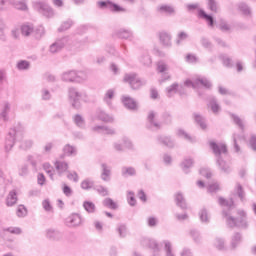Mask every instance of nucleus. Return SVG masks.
<instances>
[{
    "mask_svg": "<svg viewBox=\"0 0 256 256\" xmlns=\"http://www.w3.org/2000/svg\"><path fill=\"white\" fill-rule=\"evenodd\" d=\"M103 206L108 207L109 209H117V203H115V201H113L111 198H106L103 201Z\"/></svg>",
    "mask_w": 256,
    "mask_h": 256,
    "instance_id": "6e6d98bb",
    "label": "nucleus"
},
{
    "mask_svg": "<svg viewBox=\"0 0 256 256\" xmlns=\"http://www.w3.org/2000/svg\"><path fill=\"white\" fill-rule=\"evenodd\" d=\"M220 59L222 60L224 67H228V68L233 67V60L229 56L221 55Z\"/></svg>",
    "mask_w": 256,
    "mask_h": 256,
    "instance_id": "3c124183",
    "label": "nucleus"
},
{
    "mask_svg": "<svg viewBox=\"0 0 256 256\" xmlns=\"http://www.w3.org/2000/svg\"><path fill=\"white\" fill-rule=\"evenodd\" d=\"M81 215L79 214H72L66 219V225L68 227H79L81 225Z\"/></svg>",
    "mask_w": 256,
    "mask_h": 256,
    "instance_id": "6ab92c4d",
    "label": "nucleus"
},
{
    "mask_svg": "<svg viewBox=\"0 0 256 256\" xmlns=\"http://www.w3.org/2000/svg\"><path fill=\"white\" fill-rule=\"evenodd\" d=\"M63 153L66 155V157H75L77 155V147L71 145V144H66L63 147Z\"/></svg>",
    "mask_w": 256,
    "mask_h": 256,
    "instance_id": "c756f323",
    "label": "nucleus"
},
{
    "mask_svg": "<svg viewBox=\"0 0 256 256\" xmlns=\"http://www.w3.org/2000/svg\"><path fill=\"white\" fill-rule=\"evenodd\" d=\"M124 83H128L131 89H141L143 85L147 84L146 80H141L135 73H126L123 78Z\"/></svg>",
    "mask_w": 256,
    "mask_h": 256,
    "instance_id": "39448f33",
    "label": "nucleus"
},
{
    "mask_svg": "<svg viewBox=\"0 0 256 256\" xmlns=\"http://www.w3.org/2000/svg\"><path fill=\"white\" fill-rule=\"evenodd\" d=\"M208 8L212 13H219V2L217 0H208Z\"/></svg>",
    "mask_w": 256,
    "mask_h": 256,
    "instance_id": "a18cd8bd",
    "label": "nucleus"
},
{
    "mask_svg": "<svg viewBox=\"0 0 256 256\" xmlns=\"http://www.w3.org/2000/svg\"><path fill=\"white\" fill-rule=\"evenodd\" d=\"M214 247H216L218 251H225V240L223 238H215Z\"/></svg>",
    "mask_w": 256,
    "mask_h": 256,
    "instance_id": "49530a36",
    "label": "nucleus"
},
{
    "mask_svg": "<svg viewBox=\"0 0 256 256\" xmlns=\"http://www.w3.org/2000/svg\"><path fill=\"white\" fill-rule=\"evenodd\" d=\"M237 9L239 13H241L245 17H251V7L246 2H239L237 4Z\"/></svg>",
    "mask_w": 256,
    "mask_h": 256,
    "instance_id": "a878e982",
    "label": "nucleus"
},
{
    "mask_svg": "<svg viewBox=\"0 0 256 256\" xmlns=\"http://www.w3.org/2000/svg\"><path fill=\"white\" fill-rule=\"evenodd\" d=\"M116 233L120 239H125L129 235V230L127 229V224L119 223L116 226Z\"/></svg>",
    "mask_w": 256,
    "mask_h": 256,
    "instance_id": "cd10ccee",
    "label": "nucleus"
},
{
    "mask_svg": "<svg viewBox=\"0 0 256 256\" xmlns=\"http://www.w3.org/2000/svg\"><path fill=\"white\" fill-rule=\"evenodd\" d=\"M209 145L210 149H212L216 157V164L218 165V169L221 171V173L229 175V173H231V164L223 160V157H227L229 155L227 145L224 143H217L215 141H210Z\"/></svg>",
    "mask_w": 256,
    "mask_h": 256,
    "instance_id": "f03ea898",
    "label": "nucleus"
},
{
    "mask_svg": "<svg viewBox=\"0 0 256 256\" xmlns=\"http://www.w3.org/2000/svg\"><path fill=\"white\" fill-rule=\"evenodd\" d=\"M9 111H11V106L9 105L8 102H6L4 104L2 112L0 113V117H1V119H3V121H8L9 120V117H8Z\"/></svg>",
    "mask_w": 256,
    "mask_h": 256,
    "instance_id": "58836bf2",
    "label": "nucleus"
},
{
    "mask_svg": "<svg viewBox=\"0 0 256 256\" xmlns=\"http://www.w3.org/2000/svg\"><path fill=\"white\" fill-rule=\"evenodd\" d=\"M73 25V21L72 20H67L65 21L60 28L58 29V31H67V29H71Z\"/></svg>",
    "mask_w": 256,
    "mask_h": 256,
    "instance_id": "338daca9",
    "label": "nucleus"
},
{
    "mask_svg": "<svg viewBox=\"0 0 256 256\" xmlns=\"http://www.w3.org/2000/svg\"><path fill=\"white\" fill-rule=\"evenodd\" d=\"M172 121H173V117L171 116V113L164 112L162 114V123L164 125H171Z\"/></svg>",
    "mask_w": 256,
    "mask_h": 256,
    "instance_id": "864d4df0",
    "label": "nucleus"
},
{
    "mask_svg": "<svg viewBox=\"0 0 256 256\" xmlns=\"http://www.w3.org/2000/svg\"><path fill=\"white\" fill-rule=\"evenodd\" d=\"M219 29L222 30L224 33H227V31H231V25H229L227 21L221 19L219 23Z\"/></svg>",
    "mask_w": 256,
    "mask_h": 256,
    "instance_id": "bf43d9fd",
    "label": "nucleus"
},
{
    "mask_svg": "<svg viewBox=\"0 0 256 256\" xmlns=\"http://www.w3.org/2000/svg\"><path fill=\"white\" fill-rule=\"evenodd\" d=\"M156 71L157 73L161 74V77L159 79V83H165V81H169L171 79V75H169V65L165 60H159L156 63Z\"/></svg>",
    "mask_w": 256,
    "mask_h": 256,
    "instance_id": "6e6552de",
    "label": "nucleus"
},
{
    "mask_svg": "<svg viewBox=\"0 0 256 256\" xmlns=\"http://www.w3.org/2000/svg\"><path fill=\"white\" fill-rule=\"evenodd\" d=\"M93 131H97L98 133H104V135H115V129L109 126H95Z\"/></svg>",
    "mask_w": 256,
    "mask_h": 256,
    "instance_id": "2f4dec72",
    "label": "nucleus"
},
{
    "mask_svg": "<svg viewBox=\"0 0 256 256\" xmlns=\"http://www.w3.org/2000/svg\"><path fill=\"white\" fill-rule=\"evenodd\" d=\"M127 201L130 207H135V205H137V200L135 199V193L129 191L127 194Z\"/></svg>",
    "mask_w": 256,
    "mask_h": 256,
    "instance_id": "13d9d810",
    "label": "nucleus"
},
{
    "mask_svg": "<svg viewBox=\"0 0 256 256\" xmlns=\"http://www.w3.org/2000/svg\"><path fill=\"white\" fill-rule=\"evenodd\" d=\"M175 202H176V205L180 207V209H182L183 211L187 209V202L185 201V197H183V194L181 192H178L175 195Z\"/></svg>",
    "mask_w": 256,
    "mask_h": 256,
    "instance_id": "7c9ffc66",
    "label": "nucleus"
},
{
    "mask_svg": "<svg viewBox=\"0 0 256 256\" xmlns=\"http://www.w3.org/2000/svg\"><path fill=\"white\" fill-rule=\"evenodd\" d=\"M61 79L64 83H84V81H87V73L83 71L69 70L62 73Z\"/></svg>",
    "mask_w": 256,
    "mask_h": 256,
    "instance_id": "7ed1b4c3",
    "label": "nucleus"
},
{
    "mask_svg": "<svg viewBox=\"0 0 256 256\" xmlns=\"http://www.w3.org/2000/svg\"><path fill=\"white\" fill-rule=\"evenodd\" d=\"M55 168L59 177H61L63 173H66V171L69 170V164L65 161H56Z\"/></svg>",
    "mask_w": 256,
    "mask_h": 256,
    "instance_id": "bb28decb",
    "label": "nucleus"
},
{
    "mask_svg": "<svg viewBox=\"0 0 256 256\" xmlns=\"http://www.w3.org/2000/svg\"><path fill=\"white\" fill-rule=\"evenodd\" d=\"M29 67H31V63H29V61H27V60H20L17 63L18 71H27V70H29Z\"/></svg>",
    "mask_w": 256,
    "mask_h": 256,
    "instance_id": "c03bdc74",
    "label": "nucleus"
},
{
    "mask_svg": "<svg viewBox=\"0 0 256 256\" xmlns=\"http://www.w3.org/2000/svg\"><path fill=\"white\" fill-rule=\"evenodd\" d=\"M80 187L84 191H89L95 187V181H93L91 178H86L81 182Z\"/></svg>",
    "mask_w": 256,
    "mask_h": 256,
    "instance_id": "f704fd0d",
    "label": "nucleus"
},
{
    "mask_svg": "<svg viewBox=\"0 0 256 256\" xmlns=\"http://www.w3.org/2000/svg\"><path fill=\"white\" fill-rule=\"evenodd\" d=\"M94 191H97V193L102 195V197H107V195H109V190H107L103 185L95 186Z\"/></svg>",
    "mask_w": 256,
    "mask_h": 256,
    "instance_id": "4d7b16f0",
    "label": "nucleus"
},
{
    "mask_svg": "<svg viewBox=\"0 0 256 256\" xmlns=\"http://www.w3.org/2000/svg\"><path fill=\"white\" fill-rule=\"evenodd\" d=\"M41 99L42 101H50L51 99V91L47 88H43L41 90Z\"/></svg>",
    "mask_w": 256,
    "mask_h": 256,
    "instance_id": "052dcab7",
    "label": "nucleus"
},
{
    "mask_svg": "<svg viewBox=\"0 0 256 256\" xmlns=\"http://www.w3.org/2000/svg\"><path fill=\"white\" fill-rule=\"evenodd\" d=\"M208 107L209 109H211L212 113H214V115H217V113H219V111H221V106L219 105V102H217V98L210 96L208 98Z\"/></svg>",
    "mask_w": 256,
    "mask_h": 256,
    "instance_id": "393cba45",
    "label": "nucleus"
},
{
    "mask_svg": "<svg viewBox=\"0 0 256 256\" xmlns=\"http://www.w3.org/2000/svg\"><path fill=\"white\" fill-rule=\"evenodd\" d=\"M158 37L163 47H171V34L167 31H161L158 33Z\"/></svg>",
    "mask_w": 256,
    "mask_h": 256,
    "instance_id": "a211bd4d",
    "label": "nucleus"
},
{
    "mask_svg": "<svg viewBox=\"0 0 256 256\" xmlns=\"http://www.w3.org/2000/svg\"><path fill=\"white\" fill-rule=\"evenodd\" d=\"M17 217H26L27 216V208H25L23 205H19L16 210Z\"/></svg>",
    "mask_w": 256,
    "mask_h": 256,
    "instance_id": "69168bd1",
    "label": "nucleus"
},
{
    "mask_svg": "<svg viewBox=\"0 0 256 256\" xmlns=\"http://www.w3.org/2000/svg\"><path fill=\"white\" fill-rule=\"evenodd\" d=\"M42 207L47 213H51V211H53V205H51V201L49 199L42 201Z\"/></svg>",
    "mask_w": 256,
    "mask_h": 256,
    "instance_id": "680f3d73",
    "label": "nucleus"
},
{
    "mask_svg": "<svg viewBox=\"0 0 256 256\" xmlns=\"http://www.w3.org/2000/svg\"><path fill=\"white\" fill-rule=\"evenodd\" d=\"M45 237L48 241H61L63 233L55 228H48L45 230Z\"/></svg>",
    "mask_w": 256,
    "mask_h": 256,
    "instance_id": "ddd939ff",
    "label": "nucleus"
},
{
    "mask_svg": "<svg viewBox=\"0 0 256 256\" xmlns=\"http://www.w3.org/2000/svg\"><path fill=\"white\" fill-rule=\"evenodd\" d=\"M184 85L186 87H192L193 89H198V87L211 89L212 87L211 81H209V79H207L206 77H201V76L198 78H195L194 80H186L184 82Z\"/></svg>",
    "mask_w": 256,
    "mask_h": 256,
    "instance_id": "0eeeda50",
    "label": "nucleus"
},
{
    "mask_svg": "<svg viewBox=\"0 0 256 256\" xmlns=\"http://www.w3.org/2000/svg\"><path fill=\"white\" fill-rule=\"evenodd\" d=\"M98 9H109L111 13H127V9L121 5L111 1V0H102L96 3Z\"/></svg>",
    "mask_w": 256,
    "mask_h": 256,
    "instance_id": "20e7f679",
    "label": "nucleus"
},
{
    "mask_svg": "<svg viewBox=\"0 0 256 256\" xmlns=\"http://www.w3.org/2000/svg\"><path fill=\"white\" fill-rule=\"evenodd\" d=\"M114 37H118V39H124L125 41H133L135 39V35L133 34L131 29L120 28L114 32Z\"/></svg>",
    "mask_w": 256,
    "mask_h": 256,
    "instance_id": "f8f14e48",
    "label": "nucleus"
},
{
    "mask_svg": "<svg viewBox=\"0 0 256 256\" xmlns=\"http://www.w3.org/2000/svg\"><path fill=\"white\" fill-rule=\"evenodd\" d=\"M34 9H36V11H39V13H41L42 15H44V17H47L48 19H51V17L55 15L53 8L43 2H36L34 4Z\"/></svg>",
    "mask_w": 256,
    "mask_h": 256,
    "instance_id": "9d476101",
    "label": "nucleus"
},
{
    "mask_svg": "<svg viewBox=\"0 0 256 256\" xmlns=\"http://www.w3.org/2000/svg\"><path fill=\"white\" fill-rule=\"evenodd\" d=\"M239 243H241V234L235 233L231 240L232 249H237V247L239 246Z\"/></svg>",
    "mask_w": 256,
    "mask_h": 256,
    "instance_id": "de8ad7c7",
    "label": "nucleus"
},
{
    "mask_svg": "<svg viewBox=\"0 0 256 256\" xmlns=\"http://www.w3.org/2000/svg\"><path fill=\"white\" fill-rule=\"evenodd\" d=\"M164 251L166 256H175V253H173V245H171V242L169 240H164Z\"/></svg>",
    "mask_w": 256,
    "mask_h": 256,
    "instance_id": "a19ab883",
    "label": "nucleus"
},
{
    "mask_svg": "<svg viewBox=\"0 0 256 256\" xmlns=\"http://www.w3.org/2000/svg\"><path fill=\"white\" fill-rule=\"evenodd\" d=\"M194 163L193 158H185L181 163L182 171L186 174L189 173V170L193 167Z\"/></svg>",
    "mask_w": 256,
    "mask_h": 256,
    "instance_id": "72a5a7b5",
    "label": "nucleus"
},
{
    "mask_svg": "<svg viewBox=\"0 0 256 256\" xmlns=\"http://www.w3.org/2000/svg\"><path fill=\"white\" fill-rule=\"evenodd\" d=\"M157 117V112L155 111H150L148 114V127L149 129H161V122L155 120Z\"/></svg>",
    "mask_w": 256,
    "mask_h": 256,
    "instance_id": "dca6fc26",
    "label": "nucleus"
},
{
    "mask_svg": "<svg viewBox=\"0 0 256 256\" xmlns=\"http://www.w3.org/2000/svg\"><path fill=\"white\" fill-rule=\"evenodd\" d=\"M21 33L24 37H29V35L33 34V25L32 24H24L21 26Z\"/></svg>",
    "mask_w": 256,
    "mask_h": 256,
    "instance_id": "ea45409f",
    "label": "nucleus"
},
{
    "mask_svg": "<svg viewBox=\"0 0 256 256\" xmlns=\"http://www.w3.org/2000/svg\"><path fill=\"white\" fill-rule=\"evenodd\" d=\"M157 13H159V15H165L166 17H171L175 15V7L169 4H162L157 7Z\"/></svg>",
    "mask_w": 256,
    "mask_h": 256,
    "instance_id": "4468645a",
    "label": "nucleus"
},
{
    "mask_svg": "<svg viewBox=\"0 0 256 256\" xmlns=\"http://www.w3.org/2000/svg\"><path fill=\"white\" fill-rule=\"evenodd\" d=\"M83 207L87 213H95L97 207L95 206V203L91 201H84Z\"/></svg>",
    "mask_w": 256,
    "mask_h": 256,
    "instance_id": "37998d69",
    "label": "nucleus"
},
{
    "mask_svg": "<svg viewBox=\"0 0 256 256\" xmlns=\"http://www.w3.org/2000/svg\"><path fill=\"white\" fill-rule=\"evenodd\" d=\"M69 36H65L63 38H60L56 40L53 44L50 45L49 51L50 53H59L63 47L66 45H69Z\"/></svg>",
    "mask_w": 256,
    "mask_h": 256,
    "instance_id": "9b49d317",
    "label": "nucleus"
},
{
    "mask_svg": "<svg viewBox=\"0 0 256 256\" xmlns=\"http://www.w3.org/2000/svg\"><path fill=\"white\" fill-rule=\"evenodd\" d=\"M158 143L160 145H164L165 147H169L170 149H173L175 147V140L169 136H158L157 137Z\"/></svg>",
    "mask_w": 256,
    "mask_h": 256,
    "instance_id": "b1692460",
    "label": "nucleus"
},
{
    "mask_svg": "<svg viewBox=\"0 0 256 256\" xmlns=\"http://www.w3.org/2000/svg\"><path fill=\"white\" fill-rule=\"evenodd\" d=\"M32 34H34L35 39H41V37L45 35V28H43V26H39L35 30L33 28Z\"/></svg>",
    "mask_w": 256,
    "mask_h": 256,
    "instance_id": "603ef678",
    "label": "nucleus"
},
{
    "mask_svg": "<svg viewBox=\"0 0 256 256\" xmlns=\"http://www.w3.org/2000/svg\"><path fill=\"white\" fill-rule=\"evenodd\" d=\"M17 191L12 190L9 192L7 198H6V205L7 207H13V205L17 204Z\"/></svg>",
    "mask_w": 256,
    "mask_h": 256,
    "instance_id": "c85d7f7f",
    "label": "nucleus"
},
{
    "mask_svg": "<svg viewBox=\"0 0 256 256\" xmlns=\"http://www.w3.org/2000/svg\"><path fill=\"white\" fill-rule=\"evenodd\" d=\"M96 119H98V121H103V123H113V116L101 109L96 111Z\"/></svg>",
    "mask_w": 256,
    "mask_h": 256,
    "instance_id": "412c9836",
    "label": "nucleus"
},
{
    "mask_svg": "<svg viewBox=\"0 0 256 256\" xmlns=\"http://www.w3.org/2000/svg\"><path fill=\"white\" fill-rule=\"evenodd\" d=\"M185 61L186 63L195 64V63H199V58L194 54H188L185 57Z\"/></svg>",
    "mask_w": 256,
    "mask_h": 256,
    "instance_id": "0e129e2a",
    "label": "nucleus"
},
{
    "mask_svg": "<svg viewBox=\"0 0 256 256\" xmlns=\"http://www.w3.org/2000/svg\"><path fill=\"white\" fill-rule=\"evenodd\" d=\"M10 5H14L15 9L19 11H27V4L25 2L14 0V3H10Z\"/></svg>",
    "mask_w": 256,
    "mask_h": 256,
    "instance_id": "5fc2aeb1",
    "label": "nucleus"
},
{
    "mask_svg": "<svg viewBox=\"0 0 256 256\" xmlns=\"http://www.w3.org/2000/svg\"><path fill=\"white\" fill-rule=\"evenodd\" d=\"M73 121L76 127L79 129H85V118H83V116L76 114L73 116Z\"/></svg>",
    "mask_w": 256,
    "mask_h": 256,
    "instance_id": "e433bc0d",
    "label": "nucleus"
},
{
    "mask_svg": "<svg viewBox=\"0 0 256 256\" xmlns=\"http://www.w3.org/2000/svg\"><path fill=\"white\" fill-rule=\"evenodd\" d=\"M179 90V84L178 83H173L171 86L166 88V95L167 97H173L175 93Z\"/></svg>",
    "mask_w": 256,
    "mask_h": 256,
    "instance_id": "79ce46f5",
    "label": "nucleus"
},
{
    "mask_svg": "<svg viewBox=\"0 0 256 256\" xmlns=\"http://www.w3.org/2000/svg\"><path fill=\"white\" fill-rule=\"evenodd\" d=\"M140 63H142V65L145 67H151L153 60L151 59L149 52H143V54L140 56Z\"/></svg>",
    "mask_w": 256,
    "mask_h": 256,
    "instance_id": "c9c22d12",
    "label": "nucleus"
},
{
    "mask_svg": "<svg viewBox=\"0 0 256 256\" xmlns=\"http://www.w3.org/2000/svg\"><path fill=\"white\" fill-rule=\"evenodd\" d=\"M19 139V132H17V129L12 128L9 130L8 134L6 135L5 140V151L6 153H9L11 149L15 146V141Z\"/></svg>",
    "mask_w": 256,
    "mask_h": 256,
    "instance_id": "1a4fd4ad",
    "label": "nucleus"
},
{
    "mask_svg": "<svg viewBox=\"0 0 256 256\" xmlns=\"http://www.w3.org/2000/svg\"><path fill=\"white\" fill-rule=\"evenodd\" d=\"M122 177H135L137 175V170L133 167L124 166L121 168Z\"/></svg>",
    "mask_w": 256,
    "mask_h": 256,
    "instance_id": "473e14b6",
    "label": "nucleus"
},
{
    "mask_svg": "<svg viewBox=\"0 0 256 256\" xmlns=\"http://www.w3.org/2000/svg\"><path fill=\"white\" fill-rule=\"evenodd\" d=\"M198 17L200 19H204L208 23V27H215V18H213V15L207 14L205 10L199 9L198 10Z\"/></svg>",
    "mask_w": 256,
    "mask_h": 256,
    "instance_id": "f3484780",
    "label": "nucleus"
},
{
    "mask_svg": "<svg viewBox=\"0 0 256 256\" xmlns=\"http://www.w3.org/2000/svg\"><path fill=\"white\" fill-rule=\"evenodd\" d=\"M101 179L102 181H105L106 183H108V181H111V166H109L107 163H102L101 164Z\"/></svg>",
    "mask_w": 256,
    "mask_h": 256,
    "instance_id": "aec40b11",
    "label": "nucleus"
},
{
    "mask_svg": "<svg viewBox=\"0 0 256 256\" xmlns=\"http://www.w3.org/2000/svg\"><path fill=\"white\" fill-rule=\"evenodd\" d=\"M114 95H115V92L112 89L106 92L104 96V101L105 103H107V105H111V99H113Z\"/></svg>",
    "mask_w": 256,
    "mask_h": 256,
    "instance_id": "e2e57ef3",
    "label": "nucleus"
},
{
    "mask_svg": "<svg viewBox=\"0 0 256 256\" xmlns=\"http://www.w3.org/2000/svg\"><path fill=\"white\" fill-rule=\"evenodd\" d=\"M249 145L252 151H256V135H251L249 139Z\"/></svg>",
    "mask_w": 256,
    "mask_h": 256,
    "instance_id": "774afa93",
    "label": "nucleus"
},
{
    "mask_svg": "<svg viewBox=\"0 0 256 256\" xmlns=\"http://www.w3.org/2000/svg\"><path fill=\"white\" fill-rule=\"evenodd\" d=\"M198 217L204 225H209V223H211V214H209V210H207V208H201L198 212Z\"/></svg>",
    "mask_w": 256,
    "mask_h": 256,
    "instance_id": "5701e85b",
    "label": "nucleus"
},
{
    "mask_svg": "<svg viewBox=\"0 0 256 256\" xmlns=\"http://www.w3.org/2000/svg\"><path fill=\"white\" fill-rule=\"evenodd\" d=\"M233 139V145H234V151L235 153H239L241 151V147H239V144L237 143L239 139H241V135L234 133L232 136Z\"/></svg>",
    "mask_w": 256,
    "mask_h": 256,
    "instance_id": "8fccbe9b",
    "label": "nucleus"
},
{
    "mask_svg": "<svg viewBox=\"0 0 256 256\" xmlns=\"http://www.w3.org/2000/svg\"><path fill=\"white\" fill-rule=\"evenodd\" d=\"M83 93H81L76 87L68 88V99L74 109H81V98Z\"/></svg>",
    "mask_w": 256,
    "mask_h": 256,
    "instance_id": "423d86ee",
    "label": "nucleus"
},
{
    "mask_svg": "<svg viewBox=\"0 0 256 256\" xmlns=\"http://www.w3.org/2000/svg\"><path fill=\"white\" fill-rule=\"evenodd\" d=\"M141 245L143 247H149V249H152V251H154V256L156 255L155 253H159V251H161V248H159V244L157 243V241L151 238H142Z\"/></svg>",
    "mask_w": 256,
    "mask_h": 256,
    "instance_id": "2eb2a0df",
    "label": "nucleus"
},
{
    "mask_svg": "<svg viewBox=\"0 0 256 256\" xmlns=\"http://www.w3.org/2000/svg\"><path fill=\"white\" fill-rule=\"evenodd\" d=\"M193 117H194L195 123H197V125H199L201 129L203 130L207 129V123L205 122V118H203V116H201L200 114L194 113Z\"/></svg>",
    "mask_w": 256,
    "mask_h": 256,
    "instance_id": "4c0bfd02",
    "label": "nucleus"
},
{
    "mask_svg": "<svg viewBox=\"0 0 256 256\" xmlns=\"http://www.w3.org/2000/svg\"><path fill=\"white\" fill-rule=\"evenodd\" d=\"M231 117L235 125H237V127H239V129L243 131V129H245V124H243V120L240 119V117L235 114H231Z\"/></svg>",
    "mask_w": 256,
    "mask_h": 256,
    "instance_id": "09e8293b",
    "label": "nucleus"
},
{
    "mask_svg": "<svg viewBox=\"0 0 256 256\" xmlns=\"http://www.w3.org/2000/svg\"><path fill=\"white\" fill-rule=\"evenodd\" d=\"M219 205L224 207L222 210V216L226 219V223L228 227H239L240 229H247V213L245 210H238L239 218H235L231 216V209H233V205L235 202L233 199L227 200L223 197L218 199Z\"/></svg>",
    "mask_w": 256,
    "mask_h": 256,
    "instance_id": "f257e3e1",
    "label": "nucleus"
},
{
    "mask_svg": "<svg viewBox=\"0 0 256 256\" xmlns=\"http://www.w3.org/2000/svg\"><path fill=\"white\" fill-rule=\"evenodd\" d=\"M122 103L124 107H126V109H129L130 111H135L137 109V102L135 101V99L129 96H123Z\"/></svg>",
    "mask_w": 256,
    "mask_h": 256,
    "instance_id": "4be33fe9",
    "label": "nucleus"
}]
</instances>
